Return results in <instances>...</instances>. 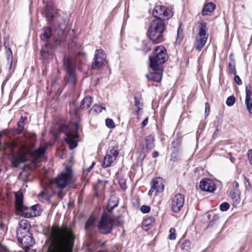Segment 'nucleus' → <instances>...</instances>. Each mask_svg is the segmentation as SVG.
Returning a JSON list of instances; mask_svg holds the SVG:
<instances>
[{"instance_id": "obj_1", "label": "nucleus", "mask_w": 252, "mask_h": 252, "mask_svg": "<svg viewBox=\"0 0 252 252\" xmlns=\"http://www.w3.org/2000/svg\"><path fill=\"white\" fill-rule=\"evenodd\" d=\"M52 243L47 252H73L75 235L67 226L53 225L50 228Z\"/></svg>"}, {"instance_id": "obj_2", "label": "nucleus", "mask_w": 252, "mask_h": 252, "mask_svg": "<svg viewBox=\"0 0 252 252\" xmlns=\"http://www.w3.org/2000/svg\"><path fill=\"white\" fill-rule=\"evenodd\" d=\"M46 18L48 24L53 27L55 30L54 36L55 45H59L64 42L66 38V33L64 30L66 27V21L63 16V12L58 9H51L48 7L46 9Z\"/></svg>"}, {"instance_id": "obj_3", "label": "nucleus", "mask_w": 252, "mask_h": 252, "mask_svg": "<svg viewBox=\"0 0 252 252\" xmlns=\"http://www.w3.org/2000/svg\"><path fill=\"white\" fill-rule=\"evenodd\" d=\"M168 58L165 48L163 46H157L154 55L149 57L150 66L153 72L146 74L147 79H161L163 64Z\"/></svg>"}, {"instance_id": "obj_4", "label": "nucleus", "mask_w": 252, "mask_h": 252, "mask_svg": "<svg viewBox=\"0 0 252 252\" xmlns=\"http://www.w3.org/2000/svg\"><path fill=\"white\" fill-rule=\"evenodd\" d=\"M165 25L160 18H155L150 23L147 32L148 38L153 42L158 43L164 40L163 32Z\"/></svg>"}, {"instance_id": "obj_5", "label": "nucleus", "mask_w": 252, "mask_h": 252, "mask_svg": "<svg viewBox=\"0 0 252 252\" xmlns=\"http://www.w3.org/2000/svg\"><path fill=\"white\" fill-rule=\"evenodd\" d=\"M15 208L16 210L22 213L26 218H31L40 215L41 210L39 205H35L28 208L23 204V194L22 193H15Z\"/></svg>"}, {"instance_id": "obj_6", "label": "nucleus", "mask_w": 252, "mask_h": 252, "mask_svg": "<svg viewBox=\"0 0 252 252\" xmlns=\"http://www.w3.org/2000/svg\"><path fill=\"white\" fill-rule=\"evenodd\" d=\"M118 225L110 218L109 215L103 213L98 224L97 227L100 233L106 235L111 233L113 227L115 225Z\"/></svg>"}, {"instance_id": "obj_7", "label": "nucleus", "mask_w": 252, "mask_h": 252, "mask_svg": "<svg viewBox=\"0 0 252 252\" xmlns=\"http://www.w3.org/2000/svg\"><path fill=\"white\" fill-rule=\"evenodd\" d=\"M60 130L61 132L65 133L66 137L64 138V140L68 144L69 148L70 149L75 148L78 145L77 140L79 137L78 132L70 129L69 126L66 125L61 126Z\"/></svg>"}, {"instance_id": "obj_8", "label": "nucleus", "mask_w": 252, "mask_h": 252, "mask_svg": "<svg viewBox=\"0 0 252 252\" xmlns=\"http://www.w3.org/2000/svg\"><path fill=\"white\" fill-rule=\"evenodd\" d=\"M65 172H63L54 179V183L59 189H64L71 181L72 171L69 167H66Z\"/></svg>"}, {"instance_id": "obj_9", "label": "nucleus", "mask_w": 252, "mask_h": 252, "mask_svg": "<svg viewBox=\"0 0 252 252\" xmlns=\"http://www.w3.org/2000/svg\"><path fill=\"white\" fill-rule=\"evenodd\" d=\"M198 33L196 35L194 43L196 49L200 51L205 45L208 39V34L207 33L206 24L205 22L200 23Z\"/></svg>"}, {"instance_id": "obj_10", "label": "nucleus", "mask_w": 252, "mask_h": 252, "mask_svg": "<svg viewBox=\"0 0 252 252\" xmlns=\"http://www.w3.org/2000/svg\"><path fill=\"white\" fill-rule=\"evenodd\" d=\"M152 13L155 18H160L162 20H168L173 16L170 9L161 5L155 6Z\"/></svg>"}, {"instance_id": "obj_11", "label": "nucleus", "mask_w": 252, "mask_h": 252, "mask_svg": "<svg viewBox=\"0 0 252 252\" xmlns=\"http://www.w3.org/2000/svg\"><path fill=\"white\" fill-rule=\"evenodd\" d=\"M106 58V55L102 50H96L95 52L94 61L92 63V69H101L103 66L107 63Z\"/></svg>"}, {"instance_id": "obj_12", "label": "nucleus", "mask_w": 252, "mask_h": 252, "mask_svg": "<svg viewBox=\"0 0 252 252\" xmlns=\"http://www.w3.org/2000/svg\"><path fill=\"white\" fill-rule=\"evenodd\" d=\"M185 202L184 196L181 193H177L174 196L171 201V210L174 213L180 211Z\"/></svg>"}, {"instance_id": "obj_13", "label": "nucleus", "mask_w": 252, "mask_h": 252, "mask_svg": "<svg viewBox=\"0 0 252 252\" xmlns=\"http://www.w3.org/2000/svg\"><path fill=\"white\" fill-rule=\"evenodd\" d=\"M30 224L28 220H22L19 223V227L17 230V238L24 237V235L30 234Z\"/></svg>"}, {"instance_id": "obj_14", "label": "nucleus", "mask_w": 252, "mask_h": 252, "mask_svg": "<svg viewBox=\"0 0 252 252\" xmlns=\"http://www.w3.org/2000/svg\"><path fill=\"white\" fill-rule=\"evenodd\" d=\"M199 188L201 190L209 192H213L216 189L214 183L208 179H204L200 181Z\"/></svg>"}, {"instance_id": "obj_15", "label": "nucleus", "mask_w": 252, "mask_h": 252, "mask_svg": "<svg viewBox=\"0 0 252 252\" xmlns=\"http://www.w3.org/2000/svg\"><path fill=\"white\" fill-rule=\"evenodd\" d=\"M19 242L21 243L24 248H29L34 244V239L31 233L29 235H24V237L17 238Z\"/></svg>"}, {"instance_id": "obj_16", "label": "nucleus", "mask_w": 252, "mask_h": 252, "mask_svg": "<svg viewBox=\"0 0 252 252\" xmlns=\"http://www.w3.org/2000/svg\"><path fill=\"white\" fill-rule=\"evenodd\" d=\"M164 180L160 177H157L154 179L151 182V186L154 189L156 192H161L164 189Z\"/></svg>"}, {"instance_id": "obj_17", "label": "nucleus", "mask_w": 252, "mask_h": 252, "mask_svg": "<svg viewBox=\"0 0 252 252\" xmlns=\"http://www.w3.org/2000/svg\"><path fill=\"white\" fill-rule=\"evenodd\" d=\"M42 33L40 35V38L42 41L47 43L49 39L52 37V30L51 27L47 26L42 29Z\"/></svg>"}, {"instance_id": "obj_18", "label": "nucleus", "mask_w": 252, "mask_h": 252, "mask_svg": "<svg viewBox=\"0 0 252 252\" xmlns=\"http://www.w3.org/2000/svg\"><path fill=\"white\" fill-rule=\"evenodd\" d=\"M119 204V198L115 195H111L109 199L107 205V209L109 213H111L112 210L118 206Z\"/></svg>"}, {"instance_id": "obj_19", "label": "nucleus", "mask_w": 252, "mask_h": 252, "mask_svg": "<svg viewBox=\"0 0 252 252\" xmlns=\"http://www.w3.org/2000/svg\"><path fill=\"white\" fill-rule=\"evenodd\" d=\"M65 65L67 73L70 75L72 79L75 78V67L73 65L71 60L67 58L65 62Z\"/></svg>"}, {"instance_id": "obj_20", "label": "nucleus", "mask_w": 252, "mask_h": 252, "mask_svg": "<svg viewBox=\"0 0 252 252\" xmlns=\"http://www.w3.org/2000/svg\"><path fill=\"white\" fill-rule=\"evenodd\" d=\"M216 8V5L213 2H209L205 4L202 11L203 16L210 15Z\"/></svg>"}, {"instance_id": "obj_21", "label": "nucleus", "mask_w": 252, "mask_h": 252, "mask_svg": "<svg viewBox=\"0 0 252 252\" xmlns=\"http://www.w3.org/2000/svg\"><path fill=\"white\" fill-rule=\"evenodd\" d=\"M116 159L115 158L106 154L103 158V161L101 164L103 168H106L110 167L111 164L115 161Z\"/></svg>"}, {"instance_id": "obj_22", "label": "nucleus", "mask_w": 252, "mask_h": 252, "mask_svg": "<svg viewBox=\"0 0 252 252\" xmlns=\"http://www.w3.org/2000/svg\"><path fill=\"white\" fill-rule=\"evenodd\" d=\"M26 157L23 155H19L15 158L12 161V164L14 167H18L21 163H25L27 161Z\"/></svg>"}, {"instance_id": "obj_23", "label": "nucleus", "mask_w": 252, "mask_h": 252, "mask_svg": "<svg viewBox=\"0 0 252 252\" xmlns=\"http://www.w3.org/2000/svg\"><path fill=\"white\" fill-rule=\"evenodd\" d=\"M26 157L23 155H19L15 158L12 161V164L14 167H18L21 163H25L27 161Z\"/></svg>"}, {"instance_id": "obj_24", "label": "nucleus", "mask_w": 252, "mask_h": 252, "mask_svg": "<svg viewBox=\"0 0 252 252\" xmlns=\"http://www.w3.org/2000/svg\"><path fill=\"white\" fill-rule=\"evenodd\" d=\"M154 141V137L152 135H148L146 137V148L148 152H149L155 147Z\"/></svg>"}, {"instance_id": "obj_25", "label": "nucleus", "mask_w": 252, "mask_h": 252, "mask_svg": "<svg viewBox=\"0 0 252 252\" xmlns=\"http://www.w3.org/2000/svg\"><path fill=\"white\" fill-rule=\"evenodd\" d=\"M5 47V53L7 61V65L9 69L11 68L13 63V54L10 48H8L6 44H4Z\"/></svg>"}, {"instance_id": "obj_26", "label": "nucleus", "mask_w": 252, "mask_h": 252, "mask_svg": "<svg viewBox=\"0 0 252 252\" xmlns=\"http://www.w3.org/2000/svg\"><path fill=\"white\" fill-rule=\"evenodd\" d=\"M27 120V117H23V116H21L20 118V120L18 122L17 126L18 127L15 128V131L18 134H21L24 130V125H25V121Z\"/></svg>"}, {"instance_id": "obj_27", "label": "nucleus", "mask_w": 252, "mask_h": 252, "mask_svg": "<svg viewBox=\"0 0 252 252\" xmlns=\"http://www.w3.org/2000/svg\"><path fill=\"white\" fill-rule=\"evenodd\" d=\"M134 98L135 106L137 108L136 113L138 115L139 111L141 109V107L142 106V103L141 102V95L139 93H137L134 94Z\"/></svg>"}, {"instance_id": "obj_28", "label": "nucleus", "mask_w": 252, "mask_h": 252, "mask_svg": "<svg viewBox=\"0 0 252 252\" xmlns=\"http://www.w3.org/2000/svg\"><path fill=\"white\" fill-rule=\"evenodd\" d=\"M85 228L88 233L94 230L95 228V220L94 218L89 219L86 223Z\"/></svg>"}, {"instance_id": "obj_29", "label": "nucleus", "mask_w": 252, "mask_h": 252, "mask_svg": "<svg viewBox=\"0 0 252 252\" xmlns=\"http://www.w3.org/2000/svg\"><path fill=\"white\" fill-rule=\"evenodd\" d=\"M181 141L179 138H176L172 142L171 151L180 152L181 150Z\"/></svg>"}, {"instance_id": "obj_30", "label": "nucleus", "mask_w": 252, "mask_h": 252, "mask_svg": "<svg viewBox=\"0 0 252 252\" xmlns=\"http://www.w3.org/2000/svg\"><path fill=\"white\" fill-rule=\"evenodd\" d=\"M45 152V148L39 147V148L32 152L31 155L32 157L35 158H38L44 154Z\"/></svg>"}, {"instance_id": "obj_31", "label": "nucleus", "mask_w": 252, "mask_h": 252, "mask_svg": "<svg viewBox=\"0 0 252 252\" xmlns=\"http://www.w3.org/2000/svg\"><path fill=\"white\" fill-rule=\"evenodd\" d=\"M92 103V97L90 96H87L81 101L80 107L82 109L88 108Z\"/></svg>"}, {"instance_id": "obj_32", "label": "nucleus", "mask_w": 252, "mask_h": 252, "mask_svg": "<svg viewBox=\"0 0 252 252\" xmlns=\"http://www.w3.org/2000/svg\"><path fill=\"white\" fill-rule=\"evenodd\" d=\"M231 198L236 202L239 203L240 200V192L239 189H232L230 192Z\"/></svg>"}, {"instance_id": "obj_33", "label": "nucleus", "mask_w": 252, "mask_h": 252, "mask_svg": "<svg viewBox=\"0 0 252 252\" xmlns=\"http://www.w3.org/2000/svg\"><path fill=\"white\" fill-rule=\"evenodd\" d=\"M118 148L119 147L118 145L111 147L110 148V150L107 151V154L113 157V158L114 157L115 158L117 159L119 153Z\"/></svg>"}, {"instance_id": "obj_34", "label": "nucleus", "mask_w": 252, "mask_h": 252, "mask_svg": "<svg viewBox=\"0 0 252 252\" xmlns=\"http://www.w3.org/2000/svg\"><path fill=\"white\" fill-rule=\"evenodd\" d=\"M103 109H105L104 107L99 105L95 104L90 110V113L93 115L98 114L101 112Z\"/></svg>"}, {"instance_id": "obj_35", "label": "nucleus", "mask_w": 252, "mask_h": 252, "mask_svg": "<svg viewBox=\"0 0 252 252\" xmlns=\"http://www.w3.org/2000/svg\"><path fill=\"white\" fill-rule=\"evenodd\" d=\"M252 101V88L251 86H246L245 102Z\"/></svg>"}, {"instance_id": "obj_36", "label": "nucleus", "mask_w": 252, "mask_h": 252, "mask_svg": "<svg viewBox=\"0 0 252 252\" xmlns=\"http://www.w3.org/2000/svg\"><path fill=\"white\" fill-rule=\"evenodd\" d=\"M183 38V31L182 30H181L180 27H179L177 31V35L176 37V43L177 44H180L182 41Z\"/></svg>"}, {"instance_id": "obj_37", "label": "nucleus", "mask_w": 252, "mask_h": 252, "mask_svg": "<svg viewBox=\"0 0 252 252\" xmlns=\"http://www.w3.org/2000/svg\"><path fill=\"white\" fill-rule=\"evenodd\" d=\"M47 46L48 43H46L45 44V47H43L41 50V54L42 56L46 59L49 58V51L47 48Z\"/></svg>"}, {"instance_id": "obj_38", "label": "nucleus", "mask_w": 252, "mask_h": 252, "mask_svg": "<svg viewBox=\"0 0 252 252\" xmlns=\"http://www.w3.org/2000/svg\"><path fill=\"white\" fill-rule=\"evenodd\" d=\"M228 70L229 73H232L234 75L236 74L235 65L234 61H231V62L229 63Z\"/></svg>"}, {"instance_id": "obj_39", "label": "nucleus", "mask_w": 252, "mask_h": 252, "mask_svg": "<svg viewBox=\"0 0 252 252\" xmlns=\"http://www.w3.org/2000/svg\"><path fill=\"white\" fill-rule=\"evenodd\" d=\"M119 183L121 189L125 190L126 189L127 186L126 185V179L124 178H120L119 180Z\"/></svg>"}, {"instance_id": "obj_40", "label": "nucleus", "mask_w": 252, "mask_h": 252, "mask_svg": "<svg viewBox=\"0 0 252 252\" xmlns=\"http://www.w3.org/2000/svg\"><path fill=\"white\" fill-rule=\"evenodd\" d=\"M190 243L189 240H186L181 244V248L183 250L188 251L190 249Z\"/></svg>"}, {"instance_id": "obj_41", "label": "nucleus", "mask_w": 252, "mask_h": 252, "mask_svg": "<svg viewBox=\"0 0 252 252\" xmlns=\"http://www.w3.org/2000/svg\"><path fill=\"white\" fill-rule=\"evenodd\" d=\"M39 196L44 199L48 200L50 198L51 195L48 193L47 190H44L40 192Z\"/></svg>"}, {"instance_id": "obj_42", "label": "nucleus", "mask_w": 252, "mask_h": 252, "mask_svg": "<svg viewBox=\"0 0 252 252\" xmlns=\"http://www.w3.org/2000/svg\"><path fill=\"white\" fill-rule=\"evenodd\" d=\"M235 102V97L233 96H230L227 98L226 104L228 106H231L234 104Z\"/></svg>"}, {"instance_id": "obj_43", "label": "nucleus", "mask_w": 252, "mask_h": 252, "mask_svg": "<svg viewBox=\"0 0 252 252\" xmlns=\"http://www.w3.org/2000/svg\"><path fill=\"white\" fill-rule=\"evenodd\" d=\"M106 126L109 128H114L115 126L114 122L111 119H106L105 120Z\"/></svg>"}, {"instance_id": "obj_44", "label": "nucleus", "mask_w": 252, "mask_h": 252, "mask_svg": "<svg viewBox=\"0 0 252 252\" xmlns=\"http://www.w3.org/2000/svg\"><path fill=\"white\" fill-rule=\"evenodd\" d=\"M220 217L218 215H215L212 220L210 221L208 224V226H212L214 224L216 223L219 220Z\"/></svg>"}, {"instance_id": "obj_45", "label": "nucleus", "mask_w": 252, "mask_h": 252, "mask_svg": "<svg viewBox=\"0 0 252 252\" xmlns=\"http://www.w3.org/2000/svg\"><path fill=\"white\" fill-rule=\"evenodd\" d=\"M229 207L230 205L229 203L227 202H223L220 205V209L221 211H226L229 208Z\"/></svg>"}, {"instance_id": "obj_46", "label": "nucleus", "mask_w": 252, "mask_h": 252, "mask_svg": "<svg viewBox=\"0 0 252 252\" xmlns=\"http://www.w3.org/2000/svg\"><path fill=\"white\" fill-rule=\"evenodd\" d=\"M179 152L171 151V157L170 160L171 161H175L178 159Z\"/></svg>"}, {"instance_id": "obj_47", "label": "nucleus", "mask_w": 252, "mask_h": 252, "mask_svg": "<svg viewBox=\"0 0 252 252\" xmlns=\"http://www.w3.org/2000/svg\"><path fill=\"white\" fill-rule=\"evenodd\" d=\"M175 229L174 228H171L169 230V239L173 240L176 239Z\"/></svg>"}, {"instance_id": "obj_48", "label": "nucleus", "mask_w": 252, "mask_h": 252, "mask_svg": "<svg viewBox=\"0 0 252 252\" xmlns=\"http://www.w3.org/2000/svg\"><path fill=\"white\" fill-rule=\"evenodd\" d=\"M155 219L152 217H149L144 220V223L146 225H152L155 222Z\"/></svg>"}, {"instance_id": "obj_49", "label": "nucleus", "mask_w": 252, "mask_h": 252, "mask_svg": "<svg viewBox=\"0 0 252 252\" xmlns=\"http://www.w3.org/2000/svg\"><path fill=\"white\" fill-rule=\"evenodd\" d=\"M150 207L148 206L143 205L140 208L141 211L143 213H148L150 211Z\"/></svg>"}, {"instance_id": "obj_50", "label": "nucleus", "mask_w": 252, "mask_h": 252, "mask_svg": "<svg viewBox=\"0 0 252 252\" xmlns=\"http://www.w3.org/2000/svg\"><path fill=\"white\" fill-rule=\"evenodd\" d=\"M245 104L249 113L252 115V101L245 102Z\"/></svg>"}, {"instance_id": "obj_51", "label": "nucleus", "mask_w": 252, "mask_h": 252, "mask_svg": "<svg viewBox=\"0 0 252 252\" xmlns=\"http://www.w3.org/2000/svg\"><path fill=\"white\" fill-rule=\"evenodd\" d=\"M209 111H210L209 104L208 102H206L205 103V117H207L209 115Z\"/></svg>"}, {"instance_id": "obj_52", "label": "nucleus", "mask_w": 252, "mask_h": 252, "mask_svg": "<svg viewBox=\"0 0 252 252\" xmlns=\"http://www.w3.org/2000/svg\"><path fill=\"white\" fill-rule=\"evenodd\" d=\"M248 157L250 163L252 165V149H250L248 152Z\"/></svg>"}, {"instance_id": "obj_53", "label": "nucleus", "mask_w": 252, "mask_h": 252, "mask_svg": "<svg viewBox=\"0 0 252 252\" xmlns=\"http://www.w3.org/2000/svg\"><path fill=\"white\" fill-rule=\"evenodd\" d=\"M148 118H146L145 119H144L141 124V127L142 128H143L148 124Z\"/></svg>"}, {"instance_id": "obj_54", "label": "nucleus", "mask_w": 252, "mask_h": 252, "mask_svg": "<svg viewBox=\"0 0 252 252\" xmlns=\"http://www.w3.org/2000/svg\"><path fill=\"white\" fill-rule=\"evenodd\" d=\"M239 184L237 182H234L233 184V188L232 189H238Z\"/></svg>"}, {"instance_id": "obj_55", "label": "nucleus", "mask_w": 252, "mask_h": 252, "mask_svg": "<svg viewBox=\"0 0 252 252\" xmlns=\"http://www.w3.org/2000/svg\"><path fill=\"white\" fill-rule=\"evenodd\" d=\"M222 121H223L222 117L221 116H220L218 118V124L220 125H221L222 123Z\"/></svg>"}, {"instance_id": "obj_56", "label": "nucleus", "mask_w": 252, "mask_h": 252, "mask_svg": "<svg viewBox=\"0 0 252 252\" xmlns=\"http://www.w3.org/2000/svg\"><path fill=\"white\" fill-rule=\"evenodd\" d=\"M158 156V153L157 151H155L152 154V157L153 158H156Z\"/></svg>"}, {"instance_id": "obj_57", "label": "nucleus", "mask_w": 252, "mask_h": 252, "mask_svg": "<svg viewBox=\"0 0 252 252\" xmlns=\"http://www.w3.org/2000/svg\"><path fill=\"white\" fill-rule=\"evenodd\" d=\"M154 190H155V189H153V188L151 186V188L148 192V195L149 196H152Z\"/></svg>"}, {"instance_id": "obj_58", "label": "nucleus", "mask_w": 252, "mask_h": 252, "mask_svg": "<svg viewBox=\"0 0 252 252\" xmlns=\"http://www.w3.org/2000/svg\"><path fill=\"white\" fill-rule=\"evenodd\" d=\"M228 154L230 156V157H229L230 160H231V161L232 162H234V161H235V159L233 158L232 157L231 154L230 153H229Z\"/></svg>"}, {"instance_id": "obj_59", "label": "nucleus", "mask_w": 252, "mask_h": 252, "mask_svg": "<svg viewBox=\"0 0 252 252\" xmlns=\"http://www.w3.org/2000/svg\"><path fill=\"white\" fill-rule=\"evenodd\" d=\"M236 82V83L239 85H240L242 84V80H234Z\"/></svg>"}, {"instance_id": "obj_60", "label": "nucleus", "mask_w": 252, "mask_h": 252, "mask_svg": "<svg viewBox=\"0 0 252 252\" xmlns=\"http://www.w3.org/2000/svg\"><path fill=\"white\" fill-rule=\"evenodd\" d=\"M3 224L1 223H0V233H1V232L3 231Z\"/></svg>"}, {"instance_id": "obj_61", "label": "nucleus", "mask_w": 252, "mask_h": 252, "mask_svg": "<svg viewBox=\"0 0 252 252\" xmlns=\"http://www.w3.org/2000/svg\"><path fill=\"white\" fill-rule=\"evenodd\" d=\"M144 43H145V42ZM145 44L146 45V47L144 48V50H150L151 49V48H150V47L147 46V43L146 42H145Z\"/></svg>"}, {"instance_id": "obj_62", "label": "nucleus", "mask_w": 252, "mask_h": 252, "mask_svg": "<svg viewBox=\"0 0 252 252\" xmlns=\"http://www.w3.org/2000/svg\"><path fill=\"white\" fill-rule=\"evenodd\" d=\"M58 196L60 198H62L63 197V194H62V192H60L58 193Z\"/></svg>"}, {"instance_id": "obj_63", "label": "nucleus", "mask_w": 252, "mask_h": 252, "mask_svg": "<svg viewBox=\"0 0 252 252\" xmlns=\"http://www.w3.org/2000/svg\"><path fill=\"white\" fill-rule=\"evenodd\" d=\"M94 164H95V162H93L92 163V165H91V166L89 168V169H88V171H90V170L91 169H92V168L93 167V166H94Z\"/></svg>"}, {"instance_id": "obj_64", "label": "nucleus", "mask_w": 252, "mask_h": 252, "mask_svg": "<svg viewBox=\"0 0 252 252\" xmlns=\"http://www.w3.org/2000/svg\"><path fill=\"white\" fill-rule=\"evenodd\" d=\"M218 131V129H217L214 132V133L213 134V137H215V135L217 134Z\"/></svg>"}]
</instances>
